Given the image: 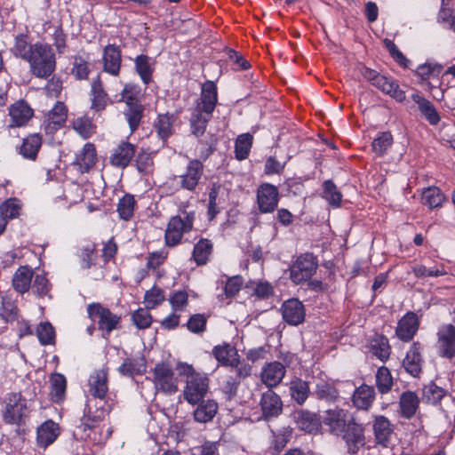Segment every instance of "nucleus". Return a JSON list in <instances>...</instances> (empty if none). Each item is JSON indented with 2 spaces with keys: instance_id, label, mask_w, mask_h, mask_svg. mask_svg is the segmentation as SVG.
I'll use <instances>...</instances> for the list:
<instances>
[{
  "instance_id": "1",
  "label": "nucleus",
  "mask_w": 455,
  "mask_h": 455,
  "mask_svg": "<svg viewBox=\"0 0 455 455\" xmlns=\"http://www.w3.org/2000/svg\"><path fill=\"white\" fill-rule=\"evenodd\" d=\"M11 52L29 65L32 76L46 79L56 68V57L53 49L47 44L32 43L28 34L20 33L14 37Z\"/></svg>"
},
{
  "instance_id": "2",
  "label": "nucleus",
  "mask_w": 455,
  "mask_h": 455,
  "mask_svg": "<svg viewBox=\"0 0 455 455\" xmlns=\"http://www.w3.org/2000/svg\"><path fill=\"white\" fill-rule=\"evenodd\" d=\"M114 404V400L107 395L101 398L87 397L84 414L76 427V435H79L80 439L89 440L95 444L105 443L112 431L103 422Z\"/></svg>"
},
{
  "instance_id": "3",
  "label": "nucleus",
  "mask_w": 455,
  "mask_h": 455,
  "mask_svg": "<svg viewBox=\"0 0 455 455\" xmlns=\"http://www.w3.org/2000/svg\"><path fill=\"white\" fill-rule=\"evenodd\" d=\"M176 369L179 375L185 379L184 399L190 404L199 403L209 390L208 375L196 371L193 365L187 363H179Z\"/></svg>"
},
{
  "instance_id": "4",
  "label": "nucleus",
  "mask_w": 455,
  "mask_h": 455,
  "mask_svg": "<svg viewBox=\"0 0 455 455\" xmlns=\"http://www.w3.org/2000/svg\"><path fill=\"white\" fill-rule=\"evenodd\" d=\"M2 412L3 420L9 425L20 426L28 416L27 399L20 393L8 394Z\"/></svg>"
},
{
  "instance_id": "5",
  "label": "nucleus",
  "mask_w": 455,
  "mask_h": 455,
  "mask_svg": "<svg viewBox=\"0 0 455 455\" xmlns=\"http://www.w3.org/2000/svg\"><path fill=\"white\" fill-rule=\"evenodd\" d=\"M90 319L98 324V329L102 331V336L108 338L110 333L120 328L121 316L112 313L100 303H92L87 307Z\"/></svg>"
},
{
  "instance_id": "6",
  "label": "nucleus",
  "mask_w": 455,
  "mask_h": 455,
  "mask_svg": "<svg viewBox=\"0 0 455 455\" xmlns=\"http://www.w3.org/2000/svg\"><path fill=\"white\" fill-rule=\"evenodd\" d=\"M196 220L194 211H183L181 215L172 217L165 230V243L168 246H175L180 243L184 233L192 230Z\"/></svg>"
},
{
  "instance_id": "7",
  "label": "nucleus",
  "mask_w": 455,
  "mask_h": 455,
  "mask_svg": "<svg viewBox=\"0 0 455 455\" xmlns=\"http://www.w3.org/2000/svg\"><path fill=\"white\" fill-rule=\"evenodd\" d=\"M360 74L373 86L398 101H403L405 99L404 92L399 89V86L393 80L379 74L376 70L362 66Z\"/></svg>"
},
{
  "instance_id": "8",
  "label": "nucleus",
  "mask_w": 455,
  "mask_h": 455,
  "mask_svg": "<svg viewBox=\"0 0 455 455\" xmlns=\"http://www.w3.org/2000/svg\"><path fill=\"white\" fill-rule=\"evenodd\" d=\"M204 174V164L197 159L190 160L185 172L170 179L173 186L181 189L195 191Z\"/></svg>"
},
{
  "instance_id": "9",
  "label": "nucleus",
  "mask_w": 455,
  "mask_h": 455,
  "mask_svg": "<svg viewBox=\"0 0 455 455\" xmlns=\"http://www.w3.org/2000/svg\"><path fill=\"white\" fill-rule=\"evenodd\" d=\"M153 382L157 391L167 395L175 394L179 390L178 378L172 367L164 363H157L153 371Z\"/></svg>"
},
{
  "instance_id": "10",
  "label": "nucleus",
  "mask_w": 455,
  "mask_h": 455,
  "mask_svg": "<svg viewBox=\"0 0 455 455\" xmlns=\"http://www.w3.org/2000/svg\"><path fill=\"white\" fill-rule=\"evenodd\" d=\"M342 434V440L349 455H356L365 447L366 436L363 425L348 421L347 427Z\"/></svg>"
},
{
  "instance_id": "11",
  "label": "nucleus",
  "mask_w": 455,
  "mask_h": 455,
  "mask_svg": "<svg viewBox=\"0 0 455 455\" xmlns=\"http://www.w3.org/2000/svg\"><path fill=\"white\" fill-rule=\"evenodd\" d=\"M436 348L442 357L451 359L455 356V326L448 323L439 327Z\"/></svg>"
},
{
  "instance_id": "12",
  "label": "nucleus",
  "mask_w": 455,
  "mask_h": 455,
  "mask_svg": "<svg viewBox=\"0 0 455 455\" xmlns=\"http://www.w3.org/2000/svg\"><path fill=\"white\" fill-rule=\"evenodd\" d=\"M422 350L423 347L419 341L413 342L403 360V369L413 378H419L423 371Z\"/></svg>"
},
{
  "instance_id": "13",
  "label": "nucleus",
  "mask_w": 455,
  "mask_h": 455,
  "mask_svg": "<svg viewBox=\"0 0 455 455\" xmlns=\"http://www.w3.org/2000/svg\"><path fill=\"white\" fill-rule=\"evenodd\" d=\"M218 102L217 86L212 81H206L202 85L199 99L194 111L212 115Z\"/></svg>"
},
{
  "instance_id": "14",
  "label": "nucleus",
  "mask_w": 455,
  "mask_h": 455,
  "mask_svg": "<svg viewBox=\"0 0 455 455\" xmlns=\"http://www.w3.org/2000/svg\"><path fill=\"white\" fill-rule=\"evenodd\" d=\"M279 201V192L275 186L265 183L257 190V203L261 213L273 212Z\"/></svg>"
},
{
  "instance_id": "15",
  "label": "nucleus",
  "mask_w": 455,
  "mask_h": 455,
  "mask_svg": "<svg viewBox=\"0 0 455 455\" xmlns=\"http://www.w3.org/2000/svg\"><path fill=\"white\" fill-rule=\"evenodd\" d=\"M419 323L420 320L416 313L407 312L397 323L396 337L403 342H410L416 335Z\"/></svg>"
},
{
  "instance_id": "16",
  "label": "nucleus",
  "mask_w": 455,
  "mask_h": 455,
  "mask_svg": "<svg viewBox=\"0 0 455 455\" xmlns=\"http://www.w3.org/2000/svg\"><path fill=\"white\" fill-rule=\"evenodd\" d=\"M281 312L283 320L290 325H299L305 320V307L298 299H290L284 301Z\"/></svg>"
},
{
  "instance_id": "17",
  "label": "nucleus",
  "mask_w": 455,
  "mask_h": 455,
  "mask_svg": "<svg viewBox=\"0 0 455 455\" xmlns=\"http://www.w3.org/2000/svg\"><path fill=\"white\" fill-rule=\"evenodd\" d=\"M284 365L277 361L266 363L260 371V379L264 385L272 388L277 387L285 376Z\"/></svg>"
},
{
  "instance_id": "18",
  "label": "nucleus",
  "mask_w": 455,
  "mask_h": 455,
  "mask_svg": "<svg viewBox=\"0 0 455 455\" xmlns=\"http://www.w3.org/2000/svg\"><path fill=\"white\" fill-rule=\"evenodd\" d=\"M315 259L297 258L296 262L291 267V279L295 283H300L312 276L317 267Z\"/></svg>"
},
{
  "instance_id": "19",
  "label": "nucleus",
  "mask_w": 455,
  "mask_h": 455,
  "mask_svg": "<svg viewBox=\"0 0 455 455\" xmlns=\"http://www.w3.org/2000/svg\"><path fill=\"white\" fill-rule=\"evenodd\" d=\"M259 405L265 419L277 417L283 411V402L280 396L271 389L262 394Z\"/></svg>"
},
{
  "instance_id": "20",
  "label": "nucleus",
  "mask_w": 455,
  "mask_h": 455,
  "mask_svg": "<svg viewBox=\"0 0 455 455\" xmlns=\"http://www.w3.org/2000/svg\"><path fill=\"white\" fill-rule=\"evenodd\" d=\"M323 422L329 427L331 433L339 435L346 430L348 424L347 411L339 408L328 410L324 413Z\"/></svg>"
},
{
  "instance_id": "21",
  "label": "nucleus",
  "mask_w": 455,
  "mask_h": 455,
  "mask_svg": "<svg viewBox=\"0 0 455 455\" xmlns=\"http://www.w3.org/2000/svg\"><path fill=\"white\" fill-rule=\"evenodd\" d=\"M108 371L105 369L95 371L88 380V397H105L108 391Z\"/></svg>"
},
{
  "instance_id": "22",
  "label": "nucleus",
  "mask_w": 455,
  "mask_h": 455,
  "mask_svg": "<svg viewBox=\"0 0 455 455\" xmlns=\"http://www.w3.org/2000/svg\"><path fill=\"white\" fill-rule=\"evenodd\" d=\"M420 399L419 395L411 390L403 392L399 396V415L405 419L413 418L419 409Z\"/></svg>"
},
{
  "instance_id": "23",
  "label": "nucleus",
  "mask_w": 455,
  "mask_h": 455,
  "mask_svg": "<svg viewBox=\"0 0 455 455\" xmlns=\"http://www.w3.org/2000/svg\"><path fill=\"white\" fill-rule=\"evenodd\" d=\"M67 119V108L62 102H57L46 114L44 121L47 133H53L63 126Z\"/></svg>"
},
{
  "instance_id": "24",
  "label": "nucleus",
  "mask_w": 455,
  "mask_h": 455,
  "mask_svg": "<svg viewBox=\"0 0 455 455\" xmlns=\"http://www.w3.org/2000/svg\"><path fill=\"white\" fill-rule=\"evenodd\" d=\"M372 427L376 443L387 447L394 433V427L390 420L382 415L375 416Z\"/></svg>"
},
{
  "instance_id": "25",
  "label": "nucleus",
  "mask_w": 455,
  "mask_h": 455,
  "mask_svg": "<svg viewBox=\"0 0 455 455\" xmlns=\"http://www.w3.org/2000/svg\"><path fill=\"white\" fill-rule=\"evenodd\" d=\"M121 51L114 44L105 47L103 52V70L112 76H118L121 68Z\"/></svg>"
},
{
  "instance_id": "26",
  "label": "nucleus",
  "mask_w": 455,
  "mask_h": 455,
  "mask_svg": "<svg viewBox=\"0 0 455 455\" xmlns=\"http://www.w3.org/2000/svg\"><path fill=\"white\" fill-rule=\"evenodd\" d=\"M135 155V146L129 142L120 143L110 156V163L116 167H126Z\"/></svg>"
},
{
  "instance_id": "27",
  "label": "nucleus",
  "mask_w": 455,
  "mask_h": 455,
  "mask_svg": "<svg viewBox=\"0 0 455 455\" xmlns=\"http://www.w3.org/2000/svg\"><path fill=\"white\" fill-rule=\"evenodd\" d=\"M374 400V387L366 384H363L357 387L352 397V402L355 407L363 411H368L371 407Z\"/></svg>"
},
{
  "instance_id": "28",
  "label": "nucleus",
  "mask_w": 455,
  "mask_h": 455,
  "mask_svg": "<svg viewBox=\"0 0 455 455\" xmlns=\"http://www.w3.org/2000/svg\"><path fill=\"white\" fill-rule=\"evenodd\" d=\"M92 108L95 111H102L109 102V98L103 88L102 82L98 75L92 79L91 88Z\"/></svg>"
},
{
  "instance_id": "29",
  "label": "nucleus",
  "mask_w": 455,
  "mask_h": 455,
  "mask_svg": "<svg viewBox=\"0 0 455 455\" xmlns=\"http://www.w3.org/2000/svg\"><path fill=\"white\" fill-rule=\"evenodd\" d=\"M36 434L37 445L42 448H46L51 445L60 435L59 427L52 420H47L37 428Z\"/></svg>"
},
{
  "instance_id": "30",
  "label": "nucleus",
  "mask_w": 455,
  "mask_h": 455,
  "mask_svg": "<svg viewBox=\"0 0 455 455\" xmlns=\"http://www.w3.org/2000/svg\"><path fill=\"white\" fill-rule=\"evenodd\" d=\"M11 126H23L33 116L32 108L25 101H18L10 108Z\"/></svg>"
},
{
  "instance_id": "31",
  "label": "nucleus",
  "mask_w": 455,
  "mask_h": 455,
  "mask_svg": "<svg viewBox=\"0 0 455 455\" xmlns=\"http://www.w3.org/2000/svg\"><path fill=\"white\" fill-rule=\"evenodd\" d=\"M212 355L220 363L228 367L237 363V358L240 356L237 349L228 343L215 346L212 349Z\"/></svg>"
},
{
  "instance_id": "32",
  "label": "nucleus",
  "mask_w": 455,
  "mask_h": 455,
  "mask_svg": "<svg viewBox=\"0 0 455 455\" xmlns=\"http://www.w3.org/2000/svg\"><path fill=\"white\" fill-rule=\"evenodd\" d=\"M449 395V391L438 386L435 382L430 381L423 386L421 389V399L424 403L436 405L443 398Z\"/></svg>"
},
{
  "instance_id": "33",
  "label": "nucleus",
  "mask_w": 455,
  "mask_h": 455,
  "mask_svg": "<svg viewBox=\"0 0 455 455\" xmlns=\"http://www.w3.org/2000/svg\"><path fill=\"white\" fill-rule=\"evenodd\" d=\"M42 146V138L35 133L25 138L18 148V152L24 158L35 161Z\"/></svg>"
},
{
  "instance_id": "34",
  "label": "nucleus",
  "mask_w": 455,
  "mask_h": 455,
  "mask_svg": "<svg viewBox=\"0 0 455 455\" xmlns=\"http://www.w3.org/2000/svg\"><path fill=\"white\" fill-rule=\"evenodd\" d=\"M295 419L299 428L310 434L317 432L321 427L320 418L308 411H299Z\"/></svg>"
},
{
  "instance_id": "35",
  "label": "nucleus",
  "mask_w": 455,
  "mask_h": 455,
  "mask_svg": "<svg viewBox=\"0 0 455 455\" xmlns=\"http://www.w3.org/2000/svg\"><path fill=\"white\" fill-rule=\"evenodd\" d=\"M67 379L61 373H52L50 376V395L54 403H60L66 397Z\"/></svg>"
},
{
  "instance_id": "36",
  "label": "nucleus",
  "mask_w": 455,
  "mask_h": 455,
  "mask_svg": "<svg viewBox=\"0 0 455 455\" xmlns=\"http://www.w3.org/2000/svg\"><path fill=\"white\" fill-rule=\"evenodd\" d=\"M411 99L415 104H417L421 115L428 121L430 124L435 125L439 123V114L437 113L435 106L428 100L419 94H412Z\"/></svg>"
},
{
  "instance_id": "37",
  "label": "nucleus",
  "mask_w": 455,
  "mask_h": 455,
  "mask_svg": "<svg viewBox=\"0 0 455 455\" xmlns=\"http://www.w3.org/2000/svg\"><path fill=\"white\" fill-rule=\"evenodd\" d=\"M97 159L96 149L93 144L86 143L81 152L77 154L75 164L79 166L82 172H88L95 164Z\"/></svg>"
},
{
  "instance_id": "38",
  "label": "nucleus",
  "mask_w": 455,
  "mask_h": 455,
  "mask_svg": "<svg viewBox=\"0 0 455 455\" xmlns=\"http://www.w3.org/2000/svg\"><path fill=\"white\" fill-rule=\"evenodd\" d=\"M32 277V269L26 266L20 267L12 277V286L14 290L21 294L27 292L31 286Z\"/></svg>"
},
{
  "instance_id": "39",
  "label": "nucleus",
  "mask_w": 455,
  "mask_h": 455,
  "mask_svg": "<svg viewBox=\"0 0 455 455\" xmlns=\"http://www.w3.org/2000/svg\"><path fill=\"white\" fill-rule=\"evenodd\" d=\"M218 411V403L212 399L200 402L199 405L194 411V418L196 421L206 423L211 421Z\"/></svg>"
},
{
  "instance_id": "40",
  "label": "nucleus",
  "mask_w": 455,
  "mask_h": 455,
  "mask_svg": "<svg viewBox=\"0 0 455 455\" xmlns=\"http://www.w3.org/2000/svg\"><path fill=\"white\" fill-rule=\"evenodd\" d=\"M289 390L291 398L299 405L306 402L310 394L308 383L299 378H294L291 380Z\"/></svg>"
},
{
  "instance_id": "41",
  "label": "nucleus",
  "mask_w": 455,
  "mask_h": 455,
  "mask_svg": "<svg viewBox=\"0 0 455 455\" xmlns=\"http://www.w3.org/2000/svg\"><path fill=\"white\" fill-rule=\"evenodd\" d=\"M317 399L324 400L329 403H334L339 396V390L335 387L334 384L320 379L316 385L313 393Z\"/></svg>"
},
{
  "instance_id": "42",
  "label": "nucleus",
  "mask_w": 455,
  "mask_h": 455,
  "mask_svg": "<svg viewBox=\"0 0 455 455\" xmlns=\"http://www.w3.org/2000/svg\"><path fill=\"white\" fill-rule=\"evenodd\" d=\"M175 120L176 117L172 114L158 115L154 127L162 140L165 141L172 134Z\"/></svg>"
},
{
  "instance_id": "43",
  "label": "nucleus",
  "mask_w": 455,
  "mask_h": 455,
  "mask_svg": "<svg viewBox=\"0 0 455 455\" xmlns=\"http://www.w3.org/2000/svg\"><path fill=\"white\" fill-rule=\"evenodd\" d=\"M371 351L382 362L389 358L391 347L388 339L383 335H376L371 342Z\"/></svg>"
},
{
  "instance_id": "44",
  "label": "nucleus",
  "mask_w": 455,
  "mask_h": 455,
  "mask_svg": "<svg viewBox=\"0 0 455 455\" xmlns=\"http://www.w3.org/2000/svg\"><path fill=\"white\" fill-rule=\"evenodd\" d=\"M375 378L376 387L380 394H387L392 390L394 380L388 368L385 366L379 367L376 372Z\"/></svg>"
},
{
  "instance_id": "45",
  "label": "nucleus",
  "mask_w": 455,
  "mask_h": 455,
  "mask_svg": "<svg viewBox=\"0 0 455 455\" xmlns=\"http://www.w3.org/2000/svg\"><path fill=\"white\" fill-rule=\"evenodd\" d=\"M422 203L434 209L442 206L445 200L444 195L436 187H429L422 192Z\"/></svg>"
},
{
  "instance_id": "46",
  "label": "nucleus",
  "mask_w": 455,
  "mask_h": 455,
  "mask_svg": "<svg viewBox=\"0 0 455 455\" xmlns=\"http://www.w3.org/2000/svg\"><path fill=\"white\" fill-rule=\"evenodd\" d=\"M22 204L17 198H9L5 200L0 205L1 219H4L7 222L8 220H12L20 216L21 212Z\"/></svg>"
},
{
  "instance_id": "47",
  "label": "nucleus",
  "mask_w": 455,
  "mask_h": 455,
  "mask_svg": "<svg viewBox=\"0 0 455 455\" xmlns=\"http://www.w3.org/2000/svg\"><path fill=\"white\" fill-rule=\"evenodd\" d=\"M144 108L141 104L127 105V109L124 114L129 124L131 132H133L139 127L143 116Z\"/></svg>"
},
{
  "instance_id": "48",
  "label": "nucleus",
  "mask_w": 455,
  "mask_h": 455,
  "mask_svg": "<svg viewBox=\"0 0 455 455\" xmlns=\"http://www.w3.org/2000/svg\"><path fill=\"white\" fill-rule=\"evenodd\" d=\"M36 336L43 346L52 345L55 342V329L49 322H42L36 327Z\"/></svg>"
},
{
  "instance_id": "49",
  "label": "nucleus",
  "mask_w": 455,
  "mask_h": 455,
  "mask_svg": "<svg viewBox=\"0 0 455 455\" xmlns=\"http://www.w3.org/2000/svg\"><path fill=\"white\" fill-rule=\"evenodd\" d=\"M252 140L253 138L250 133H243L237 137L235 145V153L238 160H243L248 157Z\"/></svg>"
},
{
  "instance_id": "50",
  "label": "nucleus",
  "mask_w": 455,
  "mask_h": 455,
  "mask_svg": "<svg viewBox=\"0 0 455 455\" xmlns=\"http://www.w3.org/2000/svg\"><path fill=\"white\" fill-rule=\"evenodd\" d=\"M211 117V115L193 110L190 119L193 134L197 137L203 135L205 132L207 124L210 121Z\"/></svg>"
},
{
  "instance_id": "51",
  "label": "nucleus",
  "mask_w": 455,
  "mask_h": 455,
  "mask_svg": "<svg viewBox=\"0 0 455 455\" xmlns=\"http://www.w3.org/2000/svg\"><path fill=\"white\" fill-rule=\"evenodd\" d=\"M291 437V431L289 429H283L276 433L273 432V439L269 447L273 451V454L280 453L290 442Z\"/></svg>"
},
{
  "instance_id": "52",
  "label": "nucleus",
  "mask_w": 455,
  "mask_h": 455,
  "mask_svg": "<svg viewBox=\"0 0 455 455\" xmlns=\"http://www.w3.org/2000/svg\"><path fill=\"white\" fill-rule=\"evenodd\" d=\"M243 284V280L239 275L228 278L225 283L223 294H220L219 298L220 299H233L239 292Z\"/></svg>"
},
{
  "instance_id": "53",
  "label": "nucleus",
  "mask_w": 455,
  "mask_h": 455,
  "mask_svg": "<svg viewBox=\"0 0 455 455\" xmlns=\"http://www.w3.org/2000/svg\"><path fill=\"white\" fill-rule=\"evenodd\" d=\"M393 143V137L390 132H381L371 143L373 152L379 156H383Z\"/></svg>"
},
{
  "instance_id": "54",
  "label": "nucleus",
  "mask_w": 455,
  "mask_h": 455,
  "mask_svg": "<svg viewBox=\"0 0 455 455\" xmlns=\"http://www.w3.org/2000/svg\"><path fill=\"white\" fill-rule=\"evenodd\" d=\"M135 199L132 195H125L122 197L117 205V212L121 219L128 220H130L134 212Z\"/></svg>"
},
{
  "instance_id": "55",
  "label": "nucleus",
  "mask_w": 455,
  "mask_h": 455,
  "mask_svg": "<svg viewBox=\"0 0 455 455\" xmlns=\"http://www.w3.org/2000/svg\"><path fill=\"white\" fill-rule=\"evenodd\" d=\"M240 382L239 378L229 371L228 374L222 377L221 389L228 395V399H231L236 395Z\"/></svg>"
},
{
  "instance_id": "56",
  "label": "nucleus",
  "mask_w": 455,
  "mask_h": 455,
  "mask_svg": "<svg viewBox=\"0 0 455 455\" xmlns=\"http://www.w3.org/2000/svg\"><path fill=\"white\" fill-rule=\"evenodd\" d=\"M165 299V296L161 288L154 286L145 293L144 302L147 309H154Z\"/></svg>"
},
{
  "instance_id": "57",
  "label": "nucleus",
  "mask_w": 455,
  "mask_h": 455,
  "mask_svg": "<svg viewBox=\"0 0 455 455\" xmlns=\"http://www.w3.org/2000/svg\"><path fill=\"white\" fill-rule=\"evenodd\" d=\"M132 321L138 329L144 330L151 326L153 317L147 307L139 308L132 314Z\"/></svg>"
},
{
  "instance_id": "58",
  "label": "nucleus",
  "mask_w": 455,
  "mask_h": 455,
  "mask_svg": "<svg viewBox=\"0 0 455 455\" xmlns=\"http://www.w3.org/2000/svg\"><path fill=\"white\" fill-rule=\"evenodd\" d=\"M172 311L182 312L188 305V294L186 291H175L168 299Z\"/></svg>"
},
{
  "instance_id": "59",
  "label": "nucleus",
  "mask_w": 455,
  "mask_h": 455,
  "mask_svg": "<svg viewBox=\"0 0 455 455\" xmlns=\"http://www.w3.org/2000/svg\"><path fill=\"white\" fill-rule=\"evenodd\" d=\"M323 198L326 199L330 204L339 207L341 202V194L337 190L335 184L331 180H326L323 183Z\"/></svg>"
},
{
  "instance_id": "60",
  "label": "nucleus",
  "mask_w": 455,
  "mask_h": 455,
  "mask_svg": "<svg viewBox=\"0 0 455 455\" xmlns=\"http://www.w3.org/2000/svg\"><path fill=\"white\" fill-rule=\"evenodd\" d=\"M140 88L133 84H127L122 92L120 100L124 101L126 105L140 104Z\"/></svg>"
},
{
  "instance_id": "61",
  "label": "nucleus",
  "mask_w": 455,
  "mask_h": 455,
  "mask_svg": "<svg viewBox=\"0 0 455 455\" xmlns=\"http://www.w3.org/2000/svg\"><path fill=\"white\" fill-rule=\"evenodd\" d=\"M73 128L84 139L89 138L94 132L92 121L85 116H81L74 120Z\"/></svg>"
},
{
  "instance_id": "62",
  "label": "nucleus",
  "mask_w": 455,
  "mask_h": 455,
  "mask_svg": "<svg viewBox=\"0 0 455 455\" xmlns=\"http://www.w3.org/2000/svg\"><path fill=\"white\" fill-rule=\"evenodd\" d=\"M207 316L203 314L191 315L187 323L188 329L193 333H203L206 330Z\"/></svg>"
},
{
  "instance_id": "63",
  "label": "nucleus",
  "mask_w": 455,
  "mask_h": 455,
  "mask_svg": "<svg viewBox=\"0 0 455 455\" xmlns=\"http://www.w3.org/2000/svg\"><path fill=\"white\" fill-rule=\"evenodd\" d=\"M136 69L145 84H148L151 78V68L149 59L145 55H140L135 60Z\"/></svg>"
},
{
  "instance_id": "64",
  "label": "nucleus",
  "mask_w": 455,
  "mask_h": 455,
  "mask_svg": "<svg viewBox=\"0 0 455 455\" xmlns=\"http://www.w3.org/2000/svg\"><path fill=\"white\" fill-rule=\"evenodd\" d=\"M442 71L440 65L423 64L418 67L416 74L424 81L438 77Z\"/></svg>"
}]
</instances>
